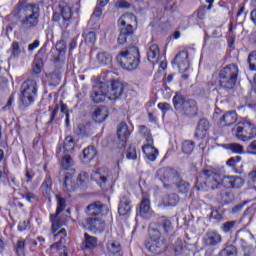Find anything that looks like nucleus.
<instances>
[{
  "label": "nucleus",
  "mask_w": 256,
  "mask_h": 256,
  "mask_svg": "<svg viewBox=\"0 0 256 256\" xmlns=\"http://www.w3.org/2000/svg\"><path fill=\"white\" fill-rule=\"evenodd\" d=\"M12 15L20 23L22 29H35L39 25L41 10L39 6L21 0L15 5Z\"/></svg>",
  "instance_id": "obj_1"
},
{
  "label": "nucleus",
  "mask_w": 256,
  "mask_h": 256,
  "mask_svg": "<svg viewBox=\"0 0 256 256\" xmlns=\"http://www.w3.org/2000/svg\"><path fill=\"white\" fill-rule=\"evenodd\" d=\"M141 55L139 54V48L132 46L124 51H120L116 56V61L126 71H135L141 63Z\"/></svg>",
  "instance_id": "obj_2"
},
{
  "label": "nucleus",
  "mask_w": 256,
  "mask_h": 256,
  "mask_svg": "<svg viewBox=\"0 0 256 256\" xmlns=\"http://www.w3.org/2000/svg\"><path fill=\"white\" fill-rule=\"evenodd\" d=\"M237 77H239V67L235 64L225 66L219 73V85L220 89L230 93L235 89L237 84Z\"/></svg>",
  "instance_id": "obj_3"
},
{
  "label": "nucleus",
  "mask_w": 256,
  "mask_h": 256,
  "mask_svg": "<svg viewBox=\"0 0 256 256\" xmlns=\"http://www.w3.org/2000/svg\"><path fill=\"white\" fill-rule=\"evenodd\" d=\"M87 218L83 220V225L90 231H103L105 229V223L99 219L101 215V205L98 203L90 204L87 207Z\"/></svg>",
  "instance_id": "obj_4"
},
{
  "label": "nucleus",
  "mask_w": 256,
  "mask_h": 256,
  "mask_svg": "<svg viewBox=\"0 0 256 256\" xmlns=\"http://www.w3.org/2000/svg\"><path fill=\"white\" fill-rule=\"evenodd\" d=\"M196 185L204 191L217 189L221 185V174L213 170H202L196 180Z\"/></svg>",
  "instance_id": "obj_5"
},
{
  "label": "nucleus",
  "mask_w": 256,
  "mask_h": 256,
  "mask_svg": "<svg viewBox=\"0 0 256 256\" xmlns=\"http://www.w3.org/2000/svg\"><path fill=\"white\" fill-rule=\"evenodd\" d=\"M34 78H28L22 83L20 103L23 107H29L35 103V97H37V82Z\"/></svg>",
  "instance_id": "obj_6"
},
{
  "label": "nucleus",
  "mask_w": 256,
  "mask_h": 256,
  "mask_svg": "<svg viewBox=\"0 0 256 256\" xmlns=\"http://www.w3.org/2000/svg\"><path fill=\"white\" fill-rule=\"evenodd\" d=\"M173 105L176 111H182L186 117H195L197 115V102L192 99L185 100L183 95L176 93L173 97Z\"/></svg>",
  "instance_id": "obj_7"
},
{
  "label": "nucleus",
  "mask_w": 256,
  "mask_h": 256,
  "mask_svg": "<svg viewBox=\"0 0 256 256\" xmlns=\"http://www.w3.org/2000/svg\"><path fill=\"white\" fill-rule=\"evenodd\" d=\"M73 19V11L71 7L65 3L59 4L58 12H54L52 16V21L58 23L60 27H69Z\"/></svg>",
  "instance_id": "obj_8"
},
{
  "label": "nucleus",
  "mask_w": 256,
  "mask_h": 256,
  "mask_svg": "<svg viewBox=\"0 0 256 256\" xmlns=\"http://www.w3.org/2000/svg\"><path fill=\"white\" fill-rule=\"evenodd\" d=\"M128 19H135V15L133 14L124 15L123 19H120L118 21L120 25V34L117 39L119 45H125V43H127V40L133 37V33H134L133 25L127 23Z\"/></svg>",
  "instance_id": "obj_9"
},
{
  "label": "nucleus",
  "mask_w": 256,
  "mask_h": 256,
  "mask_svg": "<svg viewBox=\"0 0 256 256\" xmlns=\"http://www.w3.org/2000/svg\"><path fill=\"white\" fill-rule=\"evenodd\" d=\"M56 199L58 201L56 213L50 216V220L52 223V233H56L58 229H61V227H63V220L59 218V215H61V213L65 211V207H67V202L65 201V198L57 195Z\"/></svg>",
  "instance_id": "obj_10"
},
{
  "label": "nucleus",
  "mask_w": 256,
  "mask_h": 256,
  "mask_svg": "<svg viewBox=\"0 0 256 256\" xmlns=\"http://www.w3.org/2000/svg\"><path fill=\"white\" fill-rule=\"evenodd\" d=\"M157 175L160 181L164 183V187H171L176 181H179V172L175 169L161 168L158 170Z\"/></svg>",
  "instance_id": "obj_11"
},
{
  "label": "nucleus",
  "mask_w": 256,
  "mask_h": 256,
  "mask_svg": "<svg viewBox=\"0 0 256 256\" xmlns=\"http://www.w3.org/2000/svg\"><path fill=\"white\" fill-rule=\"evenodd\" d=\"M107 89H109V82H100L93 86L90 93V99L93 103H103L107 99Z\"/></svg>",
  "instance_id": "obj_12"
},
{
  "label": "nucleus",
  "mask_w": 256,
  "mask_h": 256,
  "mask_svg": "<svg viewBox=\"0 0 256 256\" xmlns=\"http://www.w3.org/2000/svg\"><path fill=\"white\" fill-rule=\"evenodd\" d=\"M123 91H125V88L123 87V84L119 81H112L110 83V86L108 84V88L106 90L107 98L110 101H117L121 95H123Z\"/></svg>",
  "instance_id": "obj_13"
},
{
  "label": "nucleus",
  "mask_w": 256,
  "mask_h": 256,
  "mask_svg": "<svg viewBox=\"0 0 256 256\" xmlns=\"http://www.w3.org/2000/svg\"><path fill=\"white\" fill-rule=\"evenodd\" d=\"M236 241L240 243L242 249L247 251V249H251V244L253 243V234H251L247 230H239L236 233Z\"/></svg>",
  "instance_id": "obj_14"
},
{
  "label": "nucleus",
  "mask_w": 256,
  "mask_h": 256,
  "mask_svg": "<svg viewBox=\"0 0 256 256\" xmlns=\"http://www.w3.org/2000/svg\"><path fill=\"white\" fill-rule=\"evenodd\" d=\"M145 247L154 255H161V253L167 251V243H165V240H149L145 243Z\"/></svg>",
  "instance_id": "obj_15"
},
{
  "label": "nucleus",
  "mask_w": 256,
  "mask_h": 256,
  "mask_svg": "<svg viewBox=\"0 0 256 256\" xmlns=\"http://www.w3.org/2000/svg\"><path fill=\"white\" fill-rule=\"evenodd\" d=\"M249 120H242L240 121L234 128L232 129V135L239 139V141L246 142L247 137V125Z\"/></svg>",
  "instance_id": "obj_16"
},
{
  "label": "nucleus",
  "mask_w": 256,
  "mask_h": 256,
  "mask_svg": "<svg viewBox=\"0 0 256 256\" xmlns=\"http://www.w3.org/2000/svg\"><path fill=\"white\" fill-rule=\"evenodd\" d=\"M202 241L206 247H215L223 241V238L221 234L216 231H208L205 233Z\"/></svg>",
  "instance_id": "obj_17"
},
{
  "label": "nucleus",
  "mask_w": 256,
  "mask_h": 256,
  "mask_svg": "<svg viewBox=\"0 0 256 256\" xmlns=\"http://www.w3.org/2000/svg\"><path fill=\"white\" fill-rule=\"evenodd\" d=\"M173 63L177 64L179 71L185 73L189 69V54L187 52L178 53Z\"/></svg>",
  "instance_id": "obj_18"
},
{
  "label": "nucleus",
  "mask_w": 256,
  "mask_h": 256,
  "mask_svg": "<svg viewBox=\"0 0 256 256\" xmlns=\"http://www.w3.org/2000/svg\"><path fill=\"white\" fill-rule=\"evenodd\" d=\"M131 135V132L129 131V126L125 122H120L117 127V139L122 143V147L125 146V143H127V139H129V136Z\"/></svg>",
  "instance_id": "obj_19"
},
{
  "label": "nucleus",
  "mask_w": 256,
  "mask_h": 256,
  "mask_svg": "<svg viewBox=\"0 0 256 256\" xmlns=\"http://www.w3.org/2000/svg\"><path fill=\"white\" fill-rule=\"evenodd\" d=\"M209 131V120L206 118H201L196 127L195 137L197 139H205Z\"/></svg>",
  "instance_id": "obj_20"
},
{
  "label": "nucleus",
  "mask_w": 256,
  "mask_h": 256,
  "mask_svg": "<svg viewBox=\"0 0 256 256\" xmlns=\"http://www.w3.org/2000/svg\"><path fill=\"white\" fill-rule=\"evenodd\" d=\"M106 249L109 256H123V248L121 247V243L118 241H108Z\"/></svg>",
  "instance_id": "obj_21"
},
{
  "label": "nucleus",
  "mask_w": 256,
  "mask_h": 256,
  "mask_svg": "<svg viewBox=\"0 0 256 256\" xmlns=\"http://www.w3.org/2000/svg\"><path fill=\"white\" fill-rule=\"evenodd\" d=\"M156 224L159 225L160 229H163L164 235H173L175 230L173 228V222L169 218L162 216Z\"/></svg>",
  "instance_id": "obj_22"
},
{
  "label": "nucleus",
  "mask_w": 256,
  "mask_h": 256,
  "mask_svg": "<svg viewBox=\"0 0 256 256\" xmlns=\"http://www.w3.org/2000/svg\"><path fill=\"white\" fill-rule=\"evenodd\" d=\"M159 57H161V50L159 49V45H150L147 51L148 61L155 65V63H159Z\"/></svg>",
  "instance_id": "obj_23"
},
{
  "label": "nucleus",
  "mask_w": 256,
  "mask_h": 256,
  "mask_svg": "<svg viewBox=\"0 0 256 256\" xmlns=\"http://www.w3.org/2000/svg\"><path fill=\"white\" fill-rule=\"evenodd\" d=\"M118 213L121 216L129 215L131 213V199L129 196L124 195L121 197L118 206Z\"/></svg>",
  "instance_id": "obj_24"
},
{
  "label": "nucleus",
  "mask_w": 256,
  "mask_h": 256,
  "mask_svg": "<svg viewBox=\"0 0 256 256\" xmlns=\"http://www.w3.org/2000/svg\"><path fill=\"white\" fill-rule=\"evenodd\" d=\"M234 123H237V113L235 111H230L220 118L219 125L220 127H231Z\"/></svg>",
  "instance_id": "obj_25"
},
{
  "label": "nucleus",
  "mask_w": 256,
  "mask_h": 256,
  "mask_svg": "<svg viewBox=\"0 0 256 256\" xmlns=\"http://www.w3.org/2000/svg\"><path fill=\"white\" fill-rule=\"evenodd\" d=\"M107 117H109V109L105 106L98 107L92 114L95 123H103Z\"/></svg>",
  "instance_id": "obj_26"
},
{
  "label": "nucleus",
  "mask_w": 256,
  "mask_h": 256,
  "mask_svg": "<svg viewBox=\"0 0 256 256\" xmlns=\"http://www.w3.org/2000/svg\"><path fill=\"white\" fill-rule=\"evenodd\" d=\"M75 149V140H73V137L67 136L64 140L63 147L59 146L56 150V157H59L61 155V151L63 153H71Z\"/></svg>",
  "instance_id": "obj_27"
},
{
  "label": "nucleus",
  "mask_w": 256,
  "mask_h": 256,
  "mask_svg": "<svg viewBox=\"0 0 256 256\" xmlns=\"http://www.w3.org/2000/svg\"><path fill=\"white\" fill-rule=\"evenodd\" d=\"M142 151L148 161H156L159 156V150L152 145H143Z\"/></svg>",
  "instance_id": "obj_28"
},
{
  "label": "nucleus",
  "mask_w": 256,
  "mask_h": 256,
  "mask_svg": "<svg viewBox=\"0 0 256 256\" xmlns=\"http://www.w3.org/2000/svg\"><path fill=\"white\" fill-rule=\"evenodd\" d=\"M43 69V59L36 57L33 62L32 74L30 79H35L39 81V75H41V70Z\"/></svg>",
  "instance_id": "obj_29"
},
{
  "label": "nucleus",
  "mask_w": 256,
  "mask_h": 256,
  "mask_svg": "<svg viewBox=\"0 0 256 256\" xmlns=\"http://www.w3.org/2000/svg\"><path fill=\"white\" fill-rule=\"evenodd\" d=\"M148 235L150 241L161 240V228L157 223H151L148 227Z\"/></svg>",
  "instance_id": "obj_30"
},
{
  "label": "nucleus",
  "mask_w": 256,
  "mask_h": 256,
  "mask_svg": "<svg viewBox=\"0 0 256 256\" xmlns=\"http://www.w3.org/2000/svg\"><path fill=\"white\" fill-rule=\"evenodd\" d=\"M92 181H95L99 187H105L107 181H109V173H101L99 171L93 172L91 176Z\"/></svg>",
  "instance_id": "obj_31"
},
{
  "label": "nucleus",
  "mask_w": 256,
  "mask_h": 256,
  "mask_svg": "<svg viewBox=\"0 0 256 256\" xmlns=\"http://www.w3.org/2000/svg\"><path fill=\"white\" fill-rule=\"evenodd\" d=\"M217 201L221 203L222 205H229L231 201H233V193L229 190H222L220 193L217 194L216 197Z\"/></svg>",
  "instance_id": "obj_32"
},
{
  "label": "nucleus",
  "mask_w": 256,
  "mask_h": 256,
  "mask_svg": "<svg viewBox=\"0 0 256 256\" xmlns=\"http://www.w3.org/2000/svg\"><path fill=\"white\" fill-rule=\"evenodd\" d=\"M54 237H60V240L52 244L51 249H65V237H67L65 228H62L58 233L54 234Z\"/></svg>",
  "instance_id": "obj_33"
},
{
  "label": "nucleus",
  "mask_w": 256,
  "mask_h": 256,
  "mask_svg": "<svg viewBox=\"0 0 256 256\" xmlns=\"http://www.w3.org/2000/svg\"><path fill=\"white\" fill-rule=\"evenodd\" d=\"M96 61L99 65H109L113 61V57L107 51H99L96 55Z\"/></svg>",
  "instance_id": "obj_34"
},
{
  "label": "nucleus",
  "mask_w": 256,
  "mask_h": 256,
  "mask_svg": "<svg viewBox=\"0 0 256 256\" xmlns=\"http://www.w3.org/2000/svg\"><path fill=\"white\" fill-rule=\"evenodd\" d=\"M95 157H97V150L93 146H88L83 150V161L85 163H91Z\"/></svg>",
  "instance_id": "obj_35"
},
{
  "label": "nucleus",
  "mask_w": 256,
  "mask_h": 256,
  "mask_svg": "<svg viewBox=\"0 0 256 256\" xmlns=\"http://www.w3.org/2000/svg\"><path fill=\"white\" fill-rule=\"evenodd\" d=\"M173 185H175L179 193L187 194L189 193V189H191V185L189 184V182H186L185 180L181 179L180 176H178V180L174 182Z\"/></svg>",
  "instance_id": "obj_36"
},
{
  "label": "nucleus",
  "mask_w": 256,
  "mask_h": 256,
  "mask_svg": "<svg viewBox=\"0 0 256 256\" xmlns=\"http://www.w3.org/2000/svg\"><path fill=\"white\" fill-rule=\"evenodd\" d=\"M84 247L86 249H95L97 247L99 240L97 237L91 236L88 233L84 234Z\"/></svg>",
  "instance_id": "obj_37"
},
{
  "label": "nucleus",
  "mask_w": 256,
  "mask_h": 256,
  "mask_svg": "<svg viewBox=\"0 0 256 256\" xmlns=\"http://www.w3.org/2000/svg\"><path fill=\"white\" fill-rule=\"evenodd\" d=\"M51 187H53V180L51 179V176H46L42 183V189L45 197L49 200L51 199Z\"/></svg>",
  "instance_id": "obj_38"
},
{
  "label": "nucleus",
  "mask_w": 256,
  "mask_h": 256,
  "mask_svg": "<svg viewBox=\"0 0 256 256\" xmlns=\"http://www.w3.org/2000/svg\"><path fill=\"white\" fill-rule=\"evenodd\" d=\"M255 137H256V125L251 121H248V125L246 128V137H245L246 142L255 139Z\"/></svg>",
  "instance_id": "obj_39"
},
{
  "label": "nucleus",
  "mask_w": 256,
  "mask_h": 256,
  "mask_svg": "<svg viewBox=\"0 0 256 256\" xmlns=\"http://www.w3.org/2000/svg\"><path fill=\"white\" fill-rule=\"evenodd\" d=\"M174 253L176 256H187V247L183 246V241L177 240L175 242Z\"/></svg>",
  "instance_id": "obj_40"
},
{
  "label": "nucleus",
  "mask_w": 256,
  "mask_h": 256,
  "mask_svg": "<svg viewBox=\"0 0 256 256\" xmlns=\"http://www.w3.org/2000/svg\"><path fill=\"white\" fill-rule=\"evenodd\" d=\"M223 147L227 151H231L232 153H236L237 155H241L243 153V145L237 143L224 144Z\"/></svg>",
  "instance_id": "obj_41"
},
{
  "label": "nucleus",
  "mask_w": 256,
  "mask_h": 256,
  "mask_svg": "<svg viewBox=\"0 0 256 256\" xmlns=\"http://www.w3.org/2000/svg\"><path fill=\"white\" fill-rule=\"evenodd\" d=\"M75 165V161L73 160V157L69 154H64L61 160V166L64 168L66 171L69 170L71 167Z\"/></svg>",
  "instance_id": "obj_42"
},
{
  "label": "nucleus",
  "mask_w": 256,
  "mask_h": 256,
  "mask_svg": "<svg viewBox=\"0 0 256 256\" xmlns=\"http://www.w3.org/2000/svg\"><path fill=\"white\" fill-rule=\"evenodd\" d=\"M92 133L91 124L86 123L78 125V134L82 137H89Z\"/></svg>",
  "instance_id": "obj_43"
},
{
  "label": "nucleus",
  "mask_w": 256,
  "mask_h": 256,
  "mask_svg": "<svg viewBox=\"0 0 256 256\" xmlns=\"http://www.w3.org/2000/svg\"><path fill=\"white\" fill-rule=\"evenodd\" d=\"M63 185L65 191H73L75 189V183H73V176L71 174L65 175Z\"/></svg>",
  "instance_id": "obj_44"
},
{
  "label": "nucleus",
  "mask_w": 256,
  "mask_h": 256,
  "mask_svg": "<svg viewBox=\"0 0 256 256\" xmlns=\"http://www.w3.org/2000/svg\"><path fill=\"white\" fill-rule=\"evenodd\" d=\"M165 205L175 207L179 203V195L173 193L164 198Z\"/></svg>",
  "instance_id": "obj_45"
},
{
  "label": "nucleus",
  "mask_w": 256,
  "mask_h": 256,
  "mask_svg": "<svg viewBox=\"0 0 256 256\" xmlns=\"http://www.w3.org/2000/svg\"><path fill=\"white\" fill-rule=\"evenodd\" d=\"M151 209V202L147 198H143L141 203H140V210L139 214L140 215H147Z\"/></svg>",
  "instance_id": "obj_46"
},
{
  "label": "nucleus",
  "mask_w": 256,
  "mask_h": 256,
  "mask_svg": "<svg viewBox=\"0 0 256 256\" xmlns=\"http://www.w3.org/2000/svg\"><path fill=\"white\" fill-rule=\"evenodd\" d=\"M219 256H237V247L228 245L220 251Z\"/></svg>",
  "instance_id": "obj_47"
},
{
  "label": "nucleus",
  "mask_w": 256,
  "mask_h": 256,
  "mask_svg": "<svg viewBox=\"0 0 256 256\" xmlns=\"http://www.w3.org/2000/svg\"><path fill=\"white\" fill-rule=\"evenodd\" d=\"M193 149H195V142L191 140H185L182 143V151L186 155H191V153H193Z\"/></svg>",
  "instance_id": "obj_48"
},
{
  "label": "nucleus",
  "mask_w": 256,
  "mask_h": 256,
  "mask_svg": "<svg viewBox=\"0 0 256 256\" xmlns=\"http://www.w3.org/2000/svg\"><path fill=\"white\" fill-rule=\"evenodd\" d=\"M225 215V210H212L210 214V219H214V221H217V223L223 221V217Z\"/></svg>",
  "instance_id": "obj_49"
},
{
  "label": "nucleus",
  "mask_w": 256,
  "mask_h": 256,
  "mask_svg": "<svg viewBox=\"0 0 256 256\" xmlns=\"http://www.w3.org/2000/svg\"><path fill=\"white\" fill-rule=\"evenodd\" d=\"M48 111L50 112V119L47 122V125H51V123L55 121V117H57V114L59 113V104H54L53 106H50Z\"/></svg>",
  "instance_id": "obj_50"
},
{
  "label": "nucleus",
  "mask_w": 256,
  "mask_h": 256,
  "mask_svg": "<svg viewBox=\"0 0 256 256\" xmlns=\"http://www.w3.org/2000/svg\"><path fill=\"white\" fill-rule=\"evenodd\" d=\"M77 183L80 187H85L87 183H89V173L87 172H81L78 175Z\"/></svg>",
  "instance_id": "obj_51"
},
{
  "label": "nucleus",
  "mask_w": 256,
  "mask_h": 256,
  "mask_svg": "<svg viewBox=\"0 0 256 256\" xmlns=\"http://www.w3.org/2000/svg\"><path fill=\"white\" fill-rule=\"evenodd\" d=\"M244 184L245 181L243 180V178L239 176H233L231 184L232 186H230V189H241V187H243Z\"/></svg>",
  "instance_id": "obj_52"
},
{
  "label": "nucleus",
  "mask_w": 256,
  "mask_h": 256,
  "mask_svg": "<svg viewBox=\"0 0 256 256\" xmlns=\"http://www.w3.org/2000/svg\"><path fill=\"white\" fill-rule=\"evenodd\" d=\"M84 39H85V43H87V45H94L97 41V34H95V32L90 31L86 34H84Z\"/></svg>",
  "instance_id": "obj_53"
},
{
  "label": "nucleus",
  "mask_w": 256,
  "mask_h": 256,
  "mask_svg": "<svg viewBox=\"0 0 256 256\" xmlns=\"http://www.w3.org/2000/svg\"><path fill=\"white\" fill-rule=\"evenodd\" d=\"M140 131L144 133L146 137L147 144H144V145L153 146V136L151 135V132L149 131V129H147L146 126H140Z\"/></svg>",
  "instance_id": "obj_54"
},
{
  "label": "nucleus",
  "mask_w": 256,
  "mask_h": 256,
  "mask_svg": "<svg viewBox=\"0 0 256 256\" xmlns=\"http://www.w3.org/2000/svg\"><path fill=\"white\" fill-rule=\"evenodd\" d=\"M248 64L250 71H256V51H253L249 54Z\"/></svg>",
  "instance_id": "obj_55"
},
{
  "label": "nucleus",
  "mask_w": 256,
  "mask_h": 256,
  "mask_svg": "<svg viewBox=\"0 0 256 256\" xmlns=\"http://www.w3.org/2000/svg\"><path fill=\"white\" fill-rule=\"evenodd\" d=\"M16 253L19 256L25 253V240H23V238L18 239L16 242Z\"/></svg>",
  "instance_id": "obj_56"
},
{
  "label": "nucleus",
  "mask_w": 256,
  "mask_h": 256,
  "mask_svg": "<svg viewBox=\"0 0 256 256\" xmlns=\"http://www.w3.org/2000/svg\"><path fill=\"white\" fill-rule=\"evenodd\" d=\"M237 222L235 221H228L222 224L221 230L223 233H231L233 231V228L235 227Z\"/></svg>",
  "instance_id": "obj_57"
},
{
  "label": "nucleus",
  "mask_w": 256,
  "mask_h": 256,
  "mask_svg": "<svg viewBox=\"0 0 256 256\" xmlns=\"http://www.w3.org/2000/svg\"><path fill=\"white\" fill-rule=\"evenodd\" d=\"M126 157L127 159H130L132 161H135V159H137V150L135 149V146L128 147L126 151Z\"/></svg>",
  "instance_id": "obj_58"
},
{
  "label": "nucleus",
  "mask_w": 256,
  "mask_h": 256,
  "mask_svg": "<svg viewBox=\"0 0 256 256\" xmlns=\"http://www.w3.org/2000/svg\"><path fill=\"white\" fill-rule=\"evenodd\" d=\"M56 51H58L59 55H63L67 51V42L64 40L59 41L56 44Z\"/></svg>",
  "instance_id": "obj_59"
},
{
  "label": "nucleus",
  "mask_w": 256,
  "mask_h": 256,
  "mask_svg": "<svg viewBox=\"0 0 256 256\" xmlns=\"http://www.w3.org/2000/svg\"><path fill=\"white\" fill-rule=\"evenodd\" d=\"M22 199H26L28 203H33V201H37V196L33 192H26L21 194Z\"/></svg>",
  "instance_id": "obj_60"
},
{
  "label": "nucleus",
  "mask_w": 256,
  "mask_h": 256,
  "mask_svg": "<svg viewBox=\"0 0 256 256\" xmlns=\"http://www.w3.org/2000/svg\"><path fill=\"white\" fill-rule=\"evenodd\" d=\"M221 183L226 187V189H231L233 183V176H221Z\"/></svg>",
  "instance_id": "obj_61"
},
{
  "label": "nucleus",
  "mask_w": 256,
  "mask_h": 256,
  "mask_svg": "<svg viewBox=\"0 0 256 256\" xmlns=\"http://www.w3.org/2000/svg\"><path fill=\"white\" fill-rule=\"evenodd\" d=\"M246 154L256 156V140L250 142L249 145L246 147Z\"/></svg>",
  "instance_id": "obj_62"
},
{
  "label": "nucleus",
  "mask_w": 256,
  "mask_h": 256,
  "mask_svg": "<svg viewBox=\"0 0 256 256\" xmlns=\"http://www.w3.org/2000/svg\"><path fill=\"white\" fill-rule=\"evenodd\" d=\"M89 29H99V19L95 18V16H91L90 20L88 21Z\"/></svg>",
  "instance_id": "obj_63"
},
{
  "label": "nucleus",
  "mask_w": 256,
  "mask_h": 256,
  "mask_svg": "<svg viewBox=\"0 0 256 256\" xmlns=\"http://www.w3.org/2000/svg\"><path fill=\"white\" fill-rule=\"evenodd\" d=\"M50 79L54 80L55 83H59L61 81V70L56 69L52 73L49 74Z\"/></svg>",
  "instance_id": "obj_64"
}]
</instances>
